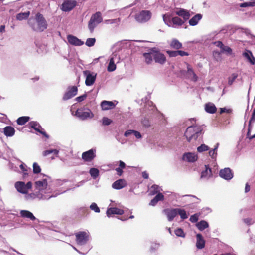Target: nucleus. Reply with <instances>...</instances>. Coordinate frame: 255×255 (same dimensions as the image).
Wrapping results in <instances>:
<instances>
[{
	"instance_id": "obj_1",
	"label": "nucleus",
	"mask_w": 255,
	"mask_h": 255,
	"mask_svg": "<svg viewBox=\"0 0 255 255\" xmlns=\"http://www.w3.org/2000/svg\"><path fill=\"white\" fill-rule=\"evenodd\" d=\"M35 192L25 194V199L27 200H32L37 199L39 200H49L52 197H55L60 193L54 194L52 189L48 185L47 178L38 180L34 183Z\"/></svg>"
},
{
	"instance_id": "obj_2",
	"label": "nucleus",
	"mask_w": 255,
	"mask_h": 255,
	"mask_svg": "<svg viewBox=\"0 0 255 255\" xmlns=\"http://www.w3.org/2000/svg\"><path fill=\"white\" fill-rule=\"evenodd\" d=\"M75 235L76 237V242L77 245L80 246L84 247L83 249L84 252H82L79 251L75 247H73V248L80 254H87L91 248L90 245L88 244L90 238L89 232L88 231H79L76 233Z\"/></svg>"
},
{
	"instance_id": "obj_3",
	"label": "nucleus",
	"mask_w": 255,
	"mask_h": 255,
	"mask_svg": "<svg viewBox=\"0 0 255 255\" xmlns=\"http://www.w3.org/2000/svg\"><path fill=\"white\" fill-rule=\"evenodd\" d=\"M28 25L33 30L37 32H42L47 29L48 24L43 15L40 13H37L35 17V21L30 18L28 22Z\"/></svg>"
},
{
	"instance_id": "obj_4",
	"label": "nucleus",
	"mask_w": 255,
	"mask_h": 255,
	"mask_svg": "<svg viewBox=\"0 0 255 255\" xmlns=\"http://www.w3.org/2000/svg\"><path fill=\"white\" fill-rule=\"evenodd\" d=\"M202 128L199 126H191L187 128L184 135L189 142L195 141L202 135Z\"/></svg>"
},
{
	"instance_id": "obj_5",
	"label": "nucleus",
	"mask_w": 255,
	"mask_h": 255,
	"mask_svg": "<svg viewBox=\"0 0 255 255\" xmlns=\"http://www.w3.org/2000/svg\"><path fill=\"white\" fill-rule=\"evenodd\" d=\"M164 23L168 27L178 29L181 28L184 24V21L178 16L171 17L168 14L162 15Z\"/></svg>"
},
{
	"instance_id": "obj_6",
	"label": "nucleus",
	"mask_w": 255,
	"mask_h": 255,
	"mask_svg": "<svg viewBox=\"0 0 255 255\" xmlns=\"http://www.w3.org/2000/svg\"><path fill=\"white\" fill-rule=\"evenodd\" d=\"M75 116L80 120L85 121L93 118L94 114L89 108H81L77 109Z\"/></svg>"
},
{
	"instance_id": "obj_7",
	"label": "nucleus",
	"mask_w": 255,
	"mask_h": 255,
	"mask_svg": "<svg viewBox=\"0 0 255 255\" xmlns=\"http://www.w3.org/2000/svg\"><path fill=\"white\" fill-rule=\"evenodd\" d=\"M103 18L102 17L101 13L100 12H96L93 14L88 22V29L90 32L92 33L94 29L98 26L99 24L102 22Z\"/></svg>"
},
{
	"instance_id": "obj_8",
	"label": "nucleus",
	"mask_w": 255,
	"mask_h": 255,
	"mask_svg": "<svg viewBox=\"0 0 255 255\" xmlns=\"http://www.w3.org/2000/svg\"><path fill=\"white\" fill-rule=\"evenodd\" d=\"M152 13L149 10H142L135 15V20L139 23H145L151 17Z\"/></svg>"
},
{
	"instance_id": "obj_9",
	"label": "nucleus",
	"mask_w": 255,
	"mask_h": 255,
	"mask_svg": "<svg viewBox=\"0 0 255 255\" xmlns=\"http://www.w3.org/2000/svg\"><path fill=\"white\" fill-rule=\"evenodd\" d=\"M32 183L30 181L25 184L22 181H17L15 182L14 186L17 191L22 194H27L28 190L32 188Z\"/></svg>"
},
{
	"instance_id": "obj_10",
	"label": "nucleus",
	"mask_w": 255,
	"mask_h": 255,
	"mask_svg": "<svg viewBox=\"0 0 255 255\" xmlns=\"http://www.w3.org/2000/svg\"><path fill=\"white\" fill-rule=\"evenodd\" d=\"M83 74L86 77L85 84L87 86H90L95 82L97 74L89 70L83 71Z\"/></svg>"
},
{
	"instance_id": "obj_11",
	"label": "nucleus",
	"mask_w": 255,
	"mask_h": 255,
	"mask_svg": "<svg viewBox=\"0 0 255 255\" xmlns=\"http://www.w3.org/2000/svg\"><path fill=\"white\" fill-rule=\"evenodd\" d=\"M120 57L116 53H113L110 56L109 63L107 67V70L109 72H113L116 69L115 63L119 62Z\"/></svg>"
},
{
	"instance_id": "obj_12",
	"label": "nucleus",
	"mask_w": 255,
	"mask_h": 255,
	"mask_svg": "<svg viewBox=\"0 0 255 255\" xmlns=\"http://www.w3.org/2000/svg\"><path fill=\"white\" fill-rule=\"evenodd\" d=\"M77 5L75 0H65L61 6V9L64 12H69L72 10Z\"/></svg>"
},
{
	"instance_id": "obj_13",
	"label": "nucleus",
	"mask_w": 255,
	"mask_h": 255,
	"mask_svg": "<svg viewBox=\"0 0 255 255\" xmlns=\"http://www.w3.org/2000/svg\"><path fill=\"white\" fill-rule=\"evenodd\" d=\"M78 89L75 86L69 87L67 91L65 92L63 97V100L64 101L69 100L77 94Z\"/></svg>"
},
{
	"instance_id": "obj_14",
	"label": "nucleus",
	"mask_w": 255,
	"mask_h": 255,
	"mask_svg": "<svg viewBox=\"0 0 255 255\" xmlns=\"http://www.w3.org/2000/svg\"><path fill=\"white\" fill-rule=\"evenodd\" d=\"M219 176L225 180H230L233 177V173L230 168H225L220 170Z\"/></svg>"
},
{
	"instance_id": "obj_15",
	"label": "nucleus",
	"mask_w": 255,
	"mask_h": 255,
	"mask_svg": "<svg viewBox=\"0 0 255 255\" xmlns=\"http://www.w3.org/2000/svg\"><path fill=\"white\" fill-rule=\"evenodd\" d=\"M28 125L35 131L39 132L47 138L49 137L48 135L46 134V132L38 122L35 121H31L29 123Z\"/></svg>"
},
{
	"instance_id": "obj_16",
	"label": "nucleus",
	"mask_w": 255,
	"mask_h": 255,
	"mask_svg": "<svg viewBox=\"0 0 255 255\" xmlns=\"http://www.w3.org/2000/svg\"><path fill=\"white\" fill-rule=\"evenodd\" d=\"M96 157V150L91 149L82 154V158L86 162L91 161Z\"/></svg>"
},
{
	"instance_id": "obj_17",
	"label": "nucleus",
	"mask_w": 255,
	"mask_h": 255,
	"mask_svg": "<svg viewBox=\"0 0 255 255\" xmlns=\"http://www.w3.org/2000/svg\"><path fill=\"white\" fill-rule=\"evenodd\" d=\"M163 212L166 215L168 220L171 222L177 215V208L174 209H165Z\"/></svg>"
},
{
	"instance_id": "obj_18",
	"label": "nucleus",
	"mask_w": 255,
	"mask_h": 255,
	"mask_svg": "<svg viewBox=\"0 0 255 255\" xmlns=\"http://www.w3.org/2000/svg\"><path fill=\"white\" fill-rule=\"evenodd\" d=\"M212 175L211 169L208 165H205V170L201 172L200 179L207 181L212 177Z\"/></svg>"
},
{
	"instance_id": "obj_19",
	"label": "nucleus",
	"mask_w": 255,
	"mask_h": 255,
	"mask_svg": "<svg viewBox=\"0 0 255 255\" xmlns=\"http://www.w3.org/2000/svg\"><path fill=\"white\" fill-rule=\"evenodd\" d=\"M184 161L188 162H194L198 159V156L195 153L187 152L185 153L182 156Z\"/></svg>"
},
{
	"instance_id": "obj_20",
	"label": "nucleus",
	"mask_w": 255,
	"mask_h": 255,
	"mask_svg": "<svg viewBox=\"0 0 255 255\" xmlns=\"http://www.w3.org/2000/svg\"><path fill=\"white\" fill-rule=\"evenodd\" d=\"M154 60L156 63L162 65L165 63L166 59L163 54L154 50Z\"/></svg>"
},
{
	"instance_id": "obj_21",
	"label": "nucleus",
	"mask_w": 255,
	"mask_h": 255,
	"mask_svg": "<svg viewBox=\"0 0 255 255\" xmlns=\"http://www.w3.org/2000/svg\"><path fill=\"white\" fill-rule=\"evenodd\" d=\"M187 65V71L186 72V77L189 79H191L194 82H196L198 80V77L194 72L192 67L189 64Z\"/></svg>"
},
{
	"instance_id": "obj_22",
	"label": "nucleus",
	"mask_w": 255,
	"mask_h": 255,
	"mask_svg": "<svg viewBox=\"0 0 255 255\" xmlns=\"http://www.w3.org/2000/svg\"><path fill=\"white\" fill-rule=\"evenodd\" d=\"M67 40L68 42L72 45L74 46H81L83 45L84 42L78 39L76 36L72 35H69L67 36Z\"/></svg>"
},
{
	"instance_id": "obj_23",
	"label": "nucleus",
	"mask_w": 255,
	"mask_h": 255,
	"mask_svg": "<svg viewBox=\"0 0 255 255\" xmlns=\"http://www.w3.org/2000/svg\"><path fill=\"white\" fill-rule=\"evenodd\" d=\"M118 102H116V104H115L113 101H103L101 103V107L102 110L106 111L110 109H112L116 106Z\"/></svg>"
},
{
	"instance_id": "obj_24",
	"label": "nucleus",
	"mask_w": 255,
	"mask_h": 255,
	"mask_svg": "<svg viewBox=\"0 0 255 255\" xmlns=\"http://www.w3.org/2000/svg\"><path fill=\"white\" fill-rule=\"evenodd\" d=\"M124 213L123 209H119L116 207H111L108 208L106 211V214L108 217H111L113 214L122 215Z\"/></svg>"
},
{
	"instance_id": "obj_25",
	"label": "nucleus",
	"mask_w": 255,
	"mask_h": 255,
	"mask_svg": "<svg viewBox=\"0 0 255 255\" xmlns=\"http://www.w3.org/2000/svg\"><path fill=\"white\" fill-rule=\"evenodd\" d=\"M205 245V241L203 239L202 235L198 233L196 235V246L198 249H202L204 248Z\"/></svg>"
},
{
	"instance_id": "obj_26",
	"label": "nucleus",
	"mask_w": 255,
	"mask_h": 255,
	"mask_svg": "<svg viewBox=\"0 0 255 255\" xmlns=\"http://www.w3.org/2000/svg\"><path fill=\"white\" fill-rule=\"evenodd\" d=\"M175 13L178 16L183 17L184 22L188 20L190 17L189 11L184 9L180 8L179 10L176 11Z\"/></svg>"
},
{
	"instance_id": "obj_27",
	"label": "nucleus",
	"mask_w": 255,
	"mask_h": 255,
	"mask_svg": "<svg viewBox=\"0 0 255 255\" xmlns=\"http://www.w3.org/2000/svg\"><path fill=\"white\" fill-rule=\"evenodd\" d=\"M145 62L147 64H150L154 60V50L152 49L149 52L143 53Z\"/></svg>"
},
{
	"instance_id": "obj_28",
	"label": "nucleus",
	"mask_w": 255,
	"mask_h": 255,
	"mask_svg": "<svg viewBox=\"0 0 255 255\" xmlns=\"http://www.w3.org/2000/svg\"><path fill=\"white\" fill-rule=\"evenodd\" d=\"M126 185V182L124 179H119L116 181H115L112 185L113 188L119 190L121 189Z\"/></svg>"
},
{
	"instance_id": "obj_29",
	"label": "nucleus",
	"mask_w": 255,
	"mask_h": 255,
	"mask_svg": "<svg viewBox=\"0 0 255 255\" xmlns=\"http://www.w3.org/2000/svg\"><path fill=\"white\" fill-rule=\"evenodd\" d=\"M243 55L248 60V61L252 65L255 64V58L253 56L252 52L248 50L243 53Z\"/></svg>"
},
{
	"instance_id": "obj_30",
	"label": "nucleus",
	"mask_w": 255,
	"mask_h": 255,
	"mask_svg": "<svg viewBox=\"0 0 255 255\" xmlns=\"http://www.w3.org/2000/svg\"><path fill=\"white\" fill-rule=\"evenodd\" d=\"M15 129L11 126H6L3 128V133L7 137H12L15 134Z\"/></svg>"
},
{
	"instance_id": "obj_31",
	"label": "nucleus",
	"mask_w": 255,
	"mask_h": 255,
	"mask_svg": "<svg viewBox=\"0 0 255 255\" xmlns=\"http://www.w3.org/2000/svg\"><path fill=\"white\" fill-rule=\"evenodd\" d=\"M202 18V15L201 14H196L189 20V25L192 26L197 25Z\"/></svg>"
},
{
	"instance_id": "obj_32",
	"label": "nucleus",
	"mask_w": 255,
	"mask_h": 255,
	"mask_svg": "<svg viewBox=\"0 0 255 255\" xmlns=\"http://www.w3.org/2000/svg\"><path fill=\"white\" fill-rule=\"evenodd\" d=\"M20 214L22 217L30 219L32 221H34L36 219L33 213L28 210H21Z\"/></svg>"
},
{
	"instance_id": "obj_33",
	"label": "nucleus",
	"mask_w": 255,
	"mask_h": 255,
	"mask_svg": "<svg viewBox=\"0 0 255 255\" xmlns=\"http://www.w3.org/2000/svg\"><path fill=\"white\" fill-rule=\"evenodd\" d=\"M163 199L164 195L161 193H158L155 196V197H154V198L151 200L150 202L149 203V205L154 206L157 204L158 202L162 201Z\"/></svg>"
},
{
	"instance_id": "obj_34",
	"label": "nucleus",
	"mask_w": 255,
	"mask_h": 255,
	"mask_svg": "<svg viewBox=\"0 0 255 255\" xmlns=\"http://www.w3.org/2000/svg\"><path fill=\"white\" fill-rule=\"evenodd\" d=\"M131 134H133L137 139H140L142 138L141 133L134 130H128L124 133V136L125 137H128Z\"/></svg>"
},
{
	"instance_id": "obj_35",
	"label": "nucleus",
	"mask_w": 255,
	"mask_h": 255,
	"mask_svg": "<svg viewBox=\"0 0 255 255\" xmlns=\"http://www.w3.org/2000/svg\"><path fill=\"white\" fill-rule=\"evenodd\" d=\"M205 110L208 113L213 114L216 112L217 108L214 104L208 103L205 104Z\"/></svg>"
},
{
	"instance_id": "obj_36",
	"label": "nucleus",
	"mask_w": 255,
	"mask_h": 255,
	"mask_svg": "<svg viewBox=\"0 0 255 255\" xmlns=\"http://www.w3.org/2000/svg\"><path fill=\"white\" fill-rule=\"evenodd\" d=\"M196 227L201 231L209 227L208 222L205 220H201L196 224Z\"/></svg>"
},
{
	"instance_id": "obj_37",
	"label": "nucleus",
	"mask_w": 255,
	"mask_h": 255,
	"mask_svg": "<svg viewBox=\"0 0 255 255\" xmlns=\"http://www.w3.org/2000/svg\"><path fill=\"white\" fill-rule=\"evenodd\" d=\"M161 190L159 186L155 184L153 185L149 189V194L150 195H154L156 194H158Z\"/></svg>"
},
{
	"instance_id": "obj_38",
	"label": "nucleus",
	"mask_w": 255,
	"mask_h": 255,
	"mask_svg": "<svg viewBox=\"0 0 255 255\" xmlns=\"http://www.w3.org/2000/svg\"><path fill=\"white\" fill-rule=\"evenodd\" d=\"M170 46L175 49H179L182 48V44L177 39H174L170 43Z\"/></svg>"
},
{
	"instance_id": "obj_39",
	"label": "nucleus",
	"mask_w": 255,
	"mask_h": 255,
	"mask_svg": "<svg viewBox=\"0 0 255 255\" xmlns=\"http://www.w3.org/2000/svg\"><path fill=\"white\" fill-rule=\"evenodd\" d=\"M219 144L217 143L216 145L215 146L214 148L212 149L209 151V156L211 157L213 159H215L217 157V150L219 147Z\"/></svg>"
},
{
	"instance_id": "obj_40",
	"label": "nucleus",
	"mask_w": 255,
	"mask_h": 255,
	"mask_svg": "<svg viewBox=\"0 0 255 255\" xmlns=\"http://www.w3.org/2000/svg\"><path fill=\"white\" fill-rule=\"evenodd\" d=\"M177 215H179L180 218L182 220H185L188 218V215L187 214L186 211L184 209L181 208H177Z\"/></svg>"
},
{
	"instance_id": "obj_41",
	"label": "nucleus",
	"mask_w": 255,
	"mask_h": 255,
	"mask_svg": "<svg viewBox=\"0 0 255 255\" xmlns=\"http://www.w3.org/2000/svg\"><path fill=\"white\" fill-rule=\"evenodd\" d=\"M29 15H30V11L19 13L17 14L16 19L20 21L24 20V19H26L28 18Z\"/></svg>"
},
{
	"instance_id": "obj_42",
	"label": "nucleus",
	"mask_w": 255,
	"mask_h": 255,
	"mask_svg": "<svg viewBox=\"0 0 255 255\" xmlns=\"http://www.w3.org/2000/svg\"><path fill=\"white\" fill-rule=\"evenodd\" d=\"M89 174L93 179H96L99 175V170L96 168H91L89 170Z\"/></svg>"
},
{
	"instance_id": "obj_43",
	"label": "nucleus",
	"mask_w": 255,
	"mask_h": 255,
	"mask_svg": "<svg viewBox=\"0 0 255 255\" xmlns=\"http://www.w3.org/2000/svg\"><path fill=\"white\" fill-rule=\"evenodd\" d=\"M30 120L28 116H22L18 118L16 121L17 123L19 125H23Z\"/></svg>"
},
{
	"instance_id": "obj_44",
	"label": "nucleus",
	"mask_w": 255,
	"mask_h": 255,
	"mask_svg": "<svg viewBox=\"0 0 255 255\" xmlns=\"http://www.w3.org/2000/svg\"><path fill=\"white\" fill-rule=\"evenodd\" d=\"M59 151L57 149H49L44 151L43 152V155L44 156H47L50 154L53 153L56 156H57L59 154Z\"/></svg>"
},
{
	"instance_id": "obj_45",
	"label": "nucleus",
	"mask_w": 255,
	"mask_h": 255,
	"mask_svg": "<svg viewBox=\"0 0 255 255\" xmlns=\"http://www.w3.org/2000/svg\"><path fill=\"white\" fill-rule=\"evenodd\" d=\"M20 168L23 172V177H25L26 176L28 175V173H27L28 171L31 170V169L30 168H28L26 165L24 163H22L20 165Z\"/></svg>"
},
{
	"instance_id": "obj_46",
	"label": "nucleus",
	"mask_w": 255,
	"mask_h": 255,
	"mask_svg": "<svg viewBox=\"0 0 255 255\" xmlns=\"http://www.w3.org/2000/svg\"><path fill=\"white\" fill-rule=\"evenodd\" d=\"M209 150L208 146L202 144L200 146L197 147V151L199 153H201L204 151H206Z\"/></svg>"
},
{
	"instance_id": "obj_47",
	"label": "nucleus",
	"mask_w": 255,
	"mask_h": 255,
	"mask_svg": "<svg viewBox=\"0 0 255 255\" xmlns=\"http://www.w3.org/2000/svg\"><path fill=\"white\" fill-rule=\"evenodd\" d=\"M96 39L94 38H88L86 41L85 44L88 47H92L94 45Z\"/></svg>"
},
{
	"instance_id": "obj_48",
	"label": "nucleus",
	"mask_w": 255,
	"mask_h": 255,
	"mask_svg": "<svg viewBox=\"0 0 255 255\" xmlns=\"http://www.w3.org/2000/svg\"><path fill=\"white\" fill-rule=\"evenodd\" d=\"M41 168L40 166L36 163L34 162L33 164V171L35 174L39 173L41 172Z\"/></svg>"
},
{
	"instance_id": "obj_49",
	"label": "nucleus",
	"mask_w": 255,
	"mask_h": 255,
	"mask_svg": "<svg viewBox=\"0 0 255 255\" xmlns=\"http://www.w3.org/2000/svg\"><path fill=\"white\" fill-rule=\"evenodd\" d=\"M175 234L178 237H185V234L181 228H177L175 230Z\"/></svg>"
},
{
	"instance_id": "obj_50",
	"label": "nucleus",
	"mask_w": 255,
	"mask_h": 255,
	"mask_svg": "<svg viewBox=\"0 0 255 255\" xmlns=\"http://www.w3.org/2000/svg\"><path fill=\"white\" fill-rule=\"evenodd\" d=\"M238 74L236 73H233L228 79V84L231 85L235 79L237 78Z\"/></svg>"
},
{
	"instance_id": "obj_51",
	"label": "nucleus",
	"mask_w": 255,
	"mask_h": 255,
	"mask_svg": "<svg viewBox=\"0 0 255 255\" xmlns=\"http://www.w3.org/2000/svg\"><path fill=\"white\" fill-rule=\"evenodd\" d=\"M199 216V213L194 214L190 216L189 220L192 223H195L198 220Z\"/></svg>"
},
{
	"instance_id": "obj_52",
	"label": "nucleus",
	"mask_w": 255,
	"mask_h": 255,
	"mask_svg": "<svg viewBox=\"0 0 255 255\" xmlns=\"http://www.w3.org/2000/svg\"><path fill=\"white\" fill-rule=\"evenodd\" d=\"M91 210L94 211L96 213H99L100 210L96 203H92L90 206Z\"/></svg>"
},
{
	"instance_id": "obj_53",
	"label": "nucleus",
	"mask_w": 255,
	"mask_h": 255,
	"mask_svg": "<svg viewBox=\"0 0 255 255\" xmlns=\"http://www.w3.org/2000/svg\"><path fill=\"white\" fill-rule=\"evenodd\" d=\"M221 52H226L227 54L231 55L232 54V49L227 46H225L221 50Z\"/></svg>"
},
{
	"instance_id": "obj_54",
	"label": "nucleus",
	"mask_w": 255,
	"mask_h": 255,
	"mask_svg": "<svg viewBox=\"0 0 255 255\" xmlns=\"http://www.w3.org/2000/svg\"><path fill=\"white\" fill-rule=\"evenodd\" d=\"M159 246L160 245L159 244L156 243H152L150 247V251L151 252H154L159 248Z\"/></svg>"
},
{
	"instance_id": "obj_55",
	"label": "nucleus",
	"mask_w": 255,
	"mask_h": 255,
	"mask_svg": "<svg viewBox=\"0 0 255 255\" xmlns=\"http://www.w3.org/2000/svg\"><path fill=\"white\" fill-rule=\"evenodd\" d=\"M112 121L107 117H104L102 119V124L105 126H108L111 124Z\"/></svg>"
},
{
	"instance_id": "obj_56",
	"label": "nucleus",
	"mask_w": 255,
	"mask_h": 255,
	"mask_svg": "<svg viewBox=\"0 0 255 255\" xmlns=\"http://www.w3.org/2000/svg\"><path fill=\"white\" fill-rule=\"evenodd\" d=\"M87 97V94H84L81 96H80L79 97H77L76 98L75 100L78 102H81L83 101H84Z\"/></svg>"
},
{
	"instance_id": "obj_57",
	"label": "nucleus",
	"mask_w": 255,
	"mask_h": 255,
	"mask_svg": "<svg viewBox=\"0 0 255 255\" xmlns=\"http://www.w3.org/2000/svg\"><path fill=\"white\" fill-rule=\"evenodd\" d=\"M244 222L248 225L253 224L255 222L251 218H247L243 219Z\"/></svg>"
},
{
	"instance_id": "obj_58",
	"label": "nucleus",
	"mask_w": 255,
	"mask_h": 255,
	"mask_svg": "<svg viewBox=\"0 0 255 255\" xmlns=\"http://www.w3.org/2000/svg\"><path fill=\"white\" fill-rule=\"evenodd\" d=\"M167 53L170 57H176L178 55V50L177 51H167Z\"/></svg>"
},
{
	"instance_id": "obj_59",
	"label": "nucleus",
	"mask_w": 255,
	"mask_h": 255,
	"mask_svg": "<svg viewBox=\"0 0 255 255\" xmlns=\"http://www.w3.org/2000/svg\"><path fill=\"white\" fill-rule=\"evenodd\" d=\"M255 122V108L253 110V112L252 114V117L250 120L249 124L251 125V123H254Z\"/></svg>"
},
{
	"instance_id": "obj_60",
	"label": "nucleus",
	"mask_w": 255,
	"mask_h": 255,
	"mask_svg": "<svg viewBox=\"0 0 255 255\" xmlns=\"http://www.w3.org/2000/svg\"><path fill=\"white\" fill-rule=\"evenodd\" d=\"M142 124L146 127H148L150 126V122L148 119H144L142 121Z\"/></svg>"
},
{
	"instance_id": "obj_61",
	"label": "nucleus",
	"mask_w": 255,
	"mask_h": 255,
	"mask_svg": "<svg viewBox=\"0 0 255 255\" xmlns=\"http://www.w3.org/2000/svg\"><path fill=\"white\" fill-rule=\"evenodd\" d=\"M232 112V110L231 109H226V108H220V114H222V113H223L224 112H226L227 113H231Z\"/></svg>"
},
{
	"instance_id": "obj_62",
	"label": "nucleus",
	"mask_w": 255,
	"mask_h": 255,
	"mask_svg": "<svg viewBox=\"0 0 255 255\" xmlns=\"http://www.w3.org/2000/svg\"><path fill=\"white\" fill-rule=\"evenodd\" d=\"M252 128V126H251V125L249 124L248 132L247 133V138H249V139H250V137H251V136L250 135V131H251Z\"/></svg>"
},
{
	"instance_id": "obj_63",
	"label": "nucleus",
	"mask_w": 255,
	"mask_h": 255,
	"mask_svg": "<svg viewBox=\"0 0 255 255\" xmlns=\"http://www.w3.org/2000/svg\"><path fill=\"white\" fill-rule=\"evenodd\" d=\"M178 55H180L181 56L189 55V54L187 52L181 50H178Z\"/></svg>"
},
{
	"instance_id": "obj_64",
	"label": "nucleus",
	"mask_w": 255,
	"mask_h": 255,
	"mask_svg": "<svg viewBox=\"0 0 255 255\" xmlns=\"http://www.w3.org/2000/svg\"><path fill=\"white\" fill-rule=\"evenodd\" d=\"M215 44L216 45V46L220 47L221 49L224 46V45L223 44V43L220 41L215 42Z\"/></svg>"
}]
</instances>
